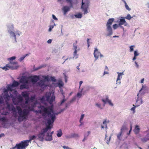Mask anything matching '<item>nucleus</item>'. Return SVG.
Segmentation results:
<instances>
[{"mask_svg":"<svg viewBox=\"0 0 149 149\" xmlns=\"http://www.w3.org/2000/svg\"><path fill=\"white\" fill-rule=\"evenodd\" d=\"M22 95L25 99V103L28 104L30 102L29 99V94L26 91L23 92L22 93Z\"/></svg>","mask_w":149,"mask_h":149,"instance_id":"nucleus-12","label":"nucleus"},{"mask_svg":"<svg viewBox=\"0 0 149 149\" xmlns=\"http://www.w3.org/2000/svg\"><path fill=\"white\" fill-rule=\"evenodd\" d=\"M65 137L67 139L72 138L71 134V135H66L65 136Z\"/></svg>","mask_w":149,"mask_h":149,"instance_id":"nucleus-61","label":"nucleus"},{"mask_svg":"<svg viewBox=\"0 0 149 149\" xmlns=\"http://www.w3.org/2000/svg\"><path fill=\"white\" fill-rule=\"evenodd\" d=\"M45 66V65H41L40 66H39L38 67L36 68H34V71H36V70H37L40 69L44 67Z\"/></svg>","mask_w":149,"mask_h":149,"instance_id":"nucleus-40","label":"nucleus"},{"mask_svg":"<svg viewBox=\"0 0 149 149\" xmlns=\"http://www.w3.org/2000/svg\"><path fill=\"white\" fill-rule=\"evenodd\" d=\"M6 26L7 31L9 34L10 38L12 40V42L14 43H16V35L19 36L22 34L21 32L17 30L15 31L14 25L12 23L7 24H6Z\"/></svg>","mask_w":149,"mask_h":149,"instance_id":"nucleus-1","label":"nucleus"},{"mask_svg":"<svg viewBox=\"0 0 149 149\" xmlns=\"http://www.w3.org/2000/svg\"><path fill=\"white\" fill-rule=\"evenodd\" d=\"M36 136L33 135L29 136V138H30L32 140L35 139L37 138Z\"/></svg>","mask_w":149,"mask_h":149,"instance_id":"nucleus-48","label":"nucleus"},{"mask_svg":"<svg viewBox=\"0 0 149 149\" xmlns=\"http://www.w3.org/2000/svg\"><path fill=\"white\" fill-rule=\"evenodd\" d=\"M106 30L108 33L106 36H110L113 34V31L111 27H106Z\"/></svg>","mask_w":149,"mask_h":149,"instance_id":"nucleus-18","label":"nucleus"},{"mask_svg":"<svg viewBox=\"0 0 149 149\" xmlns=\"http://www.w3.org/2000/svg\"><path fill=\"white\" fill-rule=\"evenodd\" d=\"M31 141L32 140L29 138V140L22 141L20 143L16 144L14 147L11 149H25L29 145V143H31Z\"/></svg>","mask_w":149,"mask_h":149,"instance_id":"nucleus-5","label":"nucleus"},{"mask_svg":"<svg viewBox=\"0 0 149 149\" xmlns=\"http://www.w3.org/2000/svg\"><path fill=\"white\" fill-rule=\"evenodd\" d=\"M19 81L22 84L20 86L21 89H28L29 88V83L28 78L26 76H22L20 79Z\"/></svg>","mask_w":149,"mask_h":149,"instance_id":"nucleus-6","label":"nucleus"},{"mask_svg":"<svg viewBox=\"0 0 149 149\" xmlns=\"http://www.w3.org/2000/svg\"><path fill=\"white\" fill-rule=\"evenodd\" d=\"M56 26V24H54L50 25L49 26V27L48 30L49 32H51L52 31V29L54 28V26Z\"/></svg>","mask_w":149,"mask_h":149,"instance_id":"nucleus-45","label":"nucleus"},{"mask_svg":"<svg viewBox=\"0 0 149 149\" xmlns=\"http://www.w3.org/2000/svg\"><path fill=\"white\" fill-rule=\"evenodd\" d=\"M50 79L52 81L55 82L56 81V79H55L54 77L51 76L50 77Z\"/></svg>","mask_w":149,"mask_h":149,"instance_id":"nucleus-49","label":"nucleus"},{"mask_svg":"<svg viewBox=\"0 0 149 149\" xmlns=\"http://www.w3.org/2000/svg\"><path fill=\"white\" fill-rule=\"evenodd\" d=\"M3 97L4 99L8 100H9L10 98V96L9 95L8 93L4 94V95L3 96Z\"/></svg>","mask_w":149,"mask_h":149,"instance_id":"nucleus-33","label":"nucleus"},{"mask_svg":"<svg viewBox=\"0 0 149 149\" xmlns=\"http://www.w3.org/2000/svg\"><path fill=\"white\" fill-rule=\"evenodd\" d=\"M67 3H70V6H65L62 8V10L63 11V14L65 15L67 13L70 11V8H72L73 4L76 3L77 0H66Z\"/></svg>","mask_w":149,"mask_h":149,"instance_id":"nucleus-7","label":"nucleus"},{"mask_svg":"<svg viewBox=\"0 0 149 149\" xmlns=\"http://www.w3.org/2000/svg\"><path fill=\"white\" fill-rule=\"evenodd\" d=\"M12 100L13 102V103H14V104H15V105H16V104L15 103V100H16V97H13V98H12Z\"/></svg>","mask_w":149,"mask_h":149,"instance_id":"nucleus-58","label":"nucleus"},{"mask_svg":"<svg viewBox=\"0 0 149 149\" xmlns=\"http://www.w3.org/2000/svg\"><path fill=\"white\" fill-rule=\"evenodd\" d=\"M13 94L17 96L18 94V93L16 90H14L13 92Z\"/></svg>","mask_w":149,"mask_h":149,"instance_id":"nucleus-57","label":"nucleus"},{"mask_svg":"<svg viewBox=\"0 0 149 149\" xmlns=\"http://www.w3.org/2000/svg\"><path fill=\"white\" fill-rule=\"evenodd\" d=\"M90 133V131H88L87 133L84 134V137L82 140V142H84L87 139L88 136H89Z\"/></svg>","mask_w":149,"mask_h":149,"instance_id":"nucleus-29","label":"nucleus"},{"mask_svg":"<svg viewBox=\"0 0 149 149\" xmlns=\"http://www.w3.org/2000/svg\"><path fill=\"white\" fill-rule=\"evenodd\" d=\"M24 58L25 57H24V56L21 57L19 59V61L21 62L24 59Z\"/></svg>","mask_w":149,"mask_h":149,"instance_id":"nucleus-63","label":"nucleus"},{"mask_svg":"<svg viewBox=\"0 0 149 149\" xmlns=\"http://www.w3.org/2000/svg\"><path fill=\"white\" fill-rule=\"evenodd\" d=\"M114 20V19L113 18H109L106 24V27H111V25Z\"/></svg>","mask_w":149,"mask_h":149,"instance_id":"nucleus-20","label":"nucleus"},{"mask_svg":"<svg viewBox=\"0 0 149 149\" xmlns=\"http://www.w3.org/2000/svg\"><path fill=\"white\" fill-rule=\"evenodd\" d=\"M39 100L42 103H45L47 101V96L46 93L45 95L42 96V97L39 98Z\"/></svg>","mask_w":149,"mask_h":149,"instance_id":"nucleus-24","label":"nucleus"},{"mask_svg":"<svg viewBox=\"0 0 149 149\" xmlns=\"http://www.w3.org/2000/svg\"><path fill=\"white\" fill-rule=\"evenodd\" d=\"M37 85L38 86H39L41 88L44 87H46V85L45 84L44 81L43 80H40L37 83Z\"/></svg>","mask_w":149,"mask_h":149,"instance_id":"nucleus-19","label":"nucleus"},{"mask_svg":"<svg viewBox=\"0 0 149 149\" xmlns=\"http://www.w3.org/2000/svg\"><path fill=\"white\" fill-rule=\"evenodd\" d=\"M73 49L74 50V51L73 53V55L74 56L72 58H75V59H76L78 57V56L77 54V51H79V48L77 49V47L76 45V44H75V43H73Z\"/></svg>","mask_w":149,"mask_h":149,"instance_id":"nucleus-13","label":"nucleus"},{"mask_svg":"<svg viewBox=\"0 0 149 149\" xmlns=\"http://www.w3.org/2000/svg\"><path fill=\"white\" fill-rule=\"evenodd\" d=\"M123 133L121 132H120L117 135V137L118 139L119 140H121V136L122 135Z\"/></svg>","mask_w":149,"mask_h":149,"instance_id":"nucleus-46","label":"nucleus"},{"mask_svg":"<svg viewBox=\"0 0 149 149\" xmlns=\"http://www.w3.org/2000/svg\"><path fill=\"white\" fill-rule=\"evenodd\" d=\"M82 16V15L81 13H79L75 14V17L77 18H81Z\"/></svg>","mask_w":149,"mask_h":149,"instance_id":"nucleus-35","label":"nucleus"},{"mask_svg":"<svg viewBox=\"0 0 149 149\" xmlns=\"http://www.w3.org/2000/svg\"><path fill=\"white\" fill-rule=\"evenodd\" d=\"M125 22L126 21L125 18L120 19L118 26H120L124 24Z\"/></svg>","mask_w":149,"mask_h":149,"instance_id":"nucleus-28","label":"nucleus"},{"mask_svg":"<svg viewBox=\"0 0 149 149\" xmlns=\"http://www.w3.org/2000/svg\"><path fill=\"white\" fill-rule=\"evenodd\" d=\"M29 99L30 102H33L36 100H37L36 98L35 95H32L30 97H29Z\"/></svg>","mask_w":149,"mask_h":149,"instance_id":"nucleus-30","label":"nucleus"},{"mask_svg":"<svg viewBox=\"0 0 149 149\" xmlns=\"http://www.w3.org/2000/svg\"><path fill=\"white\" fill-rule=\"evenodd\" d=\"M14 87H17L18 86L19 84V82L17 81L14 80L12 84Z\"/></svg>","mask_w":149,"mask_h":149,"instance_id":"nucleus-31","label":"nucleus"},{"mask_svg":"<svg viewBox=\"0 0 149 149\" xmlns=\"http://www.w3.org/2000/svg\"><path fill=\"white\" fill-rule=\"evenodd\" d=\"M139 103V104H137L135 105L134 104H133V105L134 106V107H132L131 109V110L132 111H133V112L134 113L135 112V109L136 107H138L140 106V104H142V100L141 99L139 100L138 99L136 100V103Z\"/></svg>","mask_w":149,"mask_h":149,"instance_id":"nucleus-16","label":"nucleus"},{"mask_svg":"<svg viewBox=\"0 0 149 149\" xmlns=\"http://www.w3.org/2000/svg\"><path fill=\"white\" fill-rule=\"evenodd\" d=\"M47 124L48 125L47 126V125H46V126L45 127L43 128L42 129V130L43 131H45V133H47L48 131L49 130H50L51 129L52 127V125L53 124H52L50 125H49L47 123Z\"/></svg>","mask_w":149,"mask_h":149,"instance_id":"nucleus-21","label":"nucleus"},{"mask_svg":"<svg viewBox=\"0 0 149 149\" xmlns=\"http://www.w3.org/2000/svg\"><path fill=\"white\" fill-rule=\"evenodd\" d=\"M49 111H48L46 114L48 117L47 119V123L49 125L53 124L55 120L56 116L54 114V112L53 108L52 107H49Z\"/></svg>","mask_w":149,"mask_h":149,"instance_id":"nucleus-4","label":"nucleus"},{"mask_svg":"<svg viewBox=\"0 0 149 149\" xmlns=\"http://www.w3.org/2000/svg\"><path fill=\"white\" fill-rule=\"evenodd\" d=\"M71 136L72 138H78L79 137V134L76 133H72Z\"/></svg>","mask_w":149,"mask_h":149,"instance_id":"nucleus-39","label":"nucleus"},{"mask_svg":"<svg viewBox=\"0 0 149 149\" xmlns=\"http://www.w3.org/2000/svg\"><path fill=\"white\" fill-rule=\"evenodd\" d=\"M30 112V111L28 109L24 110L23 111L21 110H18V113L19 115L18 116L17 120L19 122H20L24 120H27Z\"/></svg>","mask_w":149,"mask_h":149,"instance_id":"nucleus-3","label":"nucleus"},{"mask_svg":"<svg viewBox=\"0 0 149 149\" xmlns=\"http://www.w3.org/2000/svg\"><path fill=\"white\" fill-rule=\"evenodd\" d=\"M95 106L96 107L100 108V109H102L103 108L102 107L101 104L97 103L95 104Z\"/></svg>","mask_w":149,"mask_h":149,"instance_id":"nucleus-38","label":"nucleus"},{"mask_svg":"<svg viewBox=\"0 0 149 149\" xmlns=\"http://www.w3.org/2000/svg\"><path fill=\"white\" fill-rule=\"evenodd\" d=\"M124 4L125 8L128 11H130L131 10V9L127 5V3H124Z\"/></svg>","mask_w":149,"mask_h":149,"instance_id":"nucleus-47","label":"nucleus"},{"mask_svg":"<svg viewBox=\"0 0 149 149\" xmlns=\"http://www.w3.org/2000/svg\"><path fill=\"white\" fill-rule=\"evenodd\" d=\"M34 112L36 113H41L42 112L41 110H35Z\"/></svg>","mask_w":149,"mask_h":149,"instance_id":"nucleus-59","label":"nucleus"},{"mask_svg":"<svg viewBox=\"0 0 149 149\" xmlns=\"http://www.w3.org/2000/svg\"><path fill=\"white\" fill-rule=\"evenodd\" d=\"M33 103L31 105L32 107H35L37 104H38L39 103L37 100H36L33 102Z\"/></svg>","mask_w":149,"mask_h":149,"instance_id":"nucleus-41","label":"nucleus"},{"mask_svg":"<svg viewBox=\"0 0 149 149\" xmlns=\"http://www.w3.org/2000/svg\"><path fill=\"white\" fill-rule=\"evenodd\" d=\"M117 73L118 74V77L117 78V81H120L121 79L122 78V76L124 74L123 72H117Z\"/></svg>","mask_w":149,"mask_h":149,"instance_id":"nucleus-27","label":"nucleus"},{"mask_svg":"<svg viewBox=\"0 0 149 149\" xmlns=\"http://www.w3.org/2000/svg\"><path fill=\"white\" fill-rule=\"evenodd\" d=\"M76 99V96H75L73 97L69 101L71 103H72L73 101H74Z\"/></svg>","mask_w":149,"mask_h":149,"instance_id":"nucleus-52","label":"nucleus"},{"mask_svg":"<svg viewBox=\"0 0 149 149\" xmlns=\"http://www.w3.org/2000/svg\"><path fill=\"white\" fill-rule=\"evenodd\" d=\"M90 4V0H82L81 8L84 11V14H86L88 13V9Z\"/></svg>","mask_w":149,"mask_h":149,"instance_id":"nucleus-8","label":"nucleus"},{"mask_svg":"<svg viewBox=\"0 0 149 149\" xmlns=\"http://www.w3.org/2000/svg\"><path fill=\"white\" fill-rule=\"evenodd\" d=\"M14 88L12 84H9L8 85L7 88L8 91H11Z\"/></svg>","mask_w":149,"mask_h":149,"instance_id":"nucleus-37","label":"nucleus"},{"mask_svg":"<svg viewBox=\"0 0 149 149\" xmlns=\"http://www.w3.org/2000/svg\"><path fill=\"white\" fill-rule=\"evenodd\" d=\"M45 131H43L42 129L40 132L37 135L38 137L37 139L40 141H42L44 139V137L45 134Z\"/></svg>","mask_w":149,"mask_h":149,"instance_id":"nucleus-11","label":"nucleus"},{"mask_svg":"<svg viewBox=\"0 0 149 149\" xmlns=\"http://www.w3.org/2000/svg\"><path fill=\"white\" fill-rule=\"evenodd\" d=\"M52 17L53 19H54V20H58L57 18L56 17V16L54 15L53 14L52 15Z\"/></svg>","mask_w":149,"mask_h":149,"instance_id":"nucleus-60","label":"nucleus"},{"mask_svg":"<svg viewBox=\"0 0 149 149\" xmlns=\"http://www.w3.org/2000/svg\"><path fill=\"white\" fill-rule=\"evenodd\" d=\"M100 53V52L98 50L97 48L95 47L93 52L94 56L95 58V61L97 60L98 58Z\"/></svg>","mask_w":149,"mask_h":149,"instance_id":"nucleus-17","label":"nucleus"},{"mask_svg":"<svg viewBox=\"0 0 149 149\" xmlns=\"http://www.w3.org/2000/svg\"><path fill=\"white\" fill-rule=\"evenodd\" d=\"M82 95L81 93H77V96L79 98H80Z\"/></svg>","mask_w":149,"mask_h":149,"instance_id":"nucleus-62","label":"nucleus"},{"mask_svg":"<svg viewBox=\"0 0 149 149\" xmlns=\"http://www.w3.org/2000/svg\"><path fill=\"white\" fill-rule=\"evenodd\" d=\"M34 107H32L31 106V107H28V109L29 111L30 112L31 111L34 112L35 111V110L34 109Z\"/></svg>","mask_w":149,"mask_h":149,"instance_id":"nucleus-44","label":"nucleus"},{"mask_svg":"<svg viewBox=\"0 0 149 149\" xmlns=\"http://www.w3.org/2000/svg\"><path fill=\"white\" fill-rule=\"evenodd\" d=\"M57 136L58 137H61L63 134L61 129H59V130L57 131Z\"/></svg>","mask_w":149,"mask_h":149,"instance_id":"nucleus-32","label":"nucleus"},{"mask_svg":"<svg viewBox=\"0 0 149 149\" xmlns=\"http://www.w3.org/2000/svg\"><path fill=\"white\" fill-rule=\"evenodd\" d=\"M149 140V133L143 138L141 139V141L143 142H146Z\"/></svg>","mask_w":149,"mask_h":149,"instance_id":"nucleus-25","label":"nucleus"},{"mask_svg":"<svg viewBox=\"0 0 149 149\" xmlns=\"http://www.w3.org/2000/svg\"><path fill=\"white\" fill-rule=\"evenodd\" d=\"M103 124L104 125V127L105 128H107V121L106 120H104V121L103 122Z\"/></svg>","mask_w":149,"mask_h":149,"instance_id":"nucleus-51","label":"nucleus"},{"mask_svg":"<svg viewBox=\"0 0 149 149\" xmlns=\"http://www.w3.org/2000/svg\"><path fill=\"white\" fill-rule=\"evenodd\" d=\"M118 27V25L117 24H115L113 25V27L114 29H116Z\"/></svg>","mask_w":149,"mask_h":149,"instance_id":"nucleus-55","label":"nucleus"},{"mask_svg":"<svg viewBox=\"0 0 149 149\" xmlns=\"http://www.w3.org/2000/svg\"><path fill=\"white\" fill-rule=\"evenodd\" d=\"M66 101V99H63L61 100L60 102H59L58 103V105L59 106H61Z\"/></svg>","mask_w":149,"mask_h":149,"instance_id":"nucleus-36","label":"nucleus"},{"mask_svg":"<svg viewBox=\"0 0 149 149\" xmlns=\"http://www.w3.org/2000/svg\"><path fill=\"white\" fill-rule=\"evenodd\" d=\"M134 45H131L130 46V51L131 52L133 51L134 50Z\"/></svg>","mask_w":149,"mask_h":149,"instance_id":"nucleus-53","label":"nucleus"},{"mask_svg":"<svg viewBox=\"0 0 149 149\" xmlns=\"http://www.w3.org/2000/svg\"><path fill=\"white\" fill-rule=\"evenodd\" d=\"M139 53H138L137 51L136 50L134 52V56H137L139 55Z\"/></svg>","mask_w":149,"mask_h":149,"instance_id":"nucleus-54","label":"nucleus"},{"mask_svg":"<svg viewBox=\"0 0 149 149\" xmlns=\"http://www.w3.org/2000/svg\"><path fill=\"white\" fill-rule=\"evenodd\" d=\"M38 107L39 109H43L45 110H47V109L43 106L42 105H40L38 106Z\"/></svg>","mask_w":149,"mask_h":149,"instance_id":"nucleus-56","label":"nucleus"},{"mask_svg":"<svg viewBox=\"0 0 149 149\" xmlns=\"http://www.w3.org/2000/svg\"><path fill=\"white\" fill-rule=\"evenodd\" d=\"M53 138L51 135H49V132H47L46 137L45 138V140L47 141H51L52 140Z\"/></svg>","mask_w":149,"mask_h":149,"instance_id":"nucleus-22","label":"nucleus"},{"mask_svg":"<svg viewBox=\"0 0 149 149\" xmlns=\"http://www.w3.org/2000/svg\"><path fill=\"white\" fill-rule=\"evenodd\" d=\"M62 147L63 148L65 149H69L70 148L69 147L65 146H63Z\"/></svg>","mask_w":149,"mask_h":149,"instance_id":"nucleus-64","label":"nucleus"},{"mask_svg":"<svg viewBox=\"0 0 149 149\" xmlns=\"http://www.w3.org/2000/svg\"><path fill=\"white\" fill-rule=\"evenodd\" d=\"M105 99H102V101L103 102L104 104H106L107 102L109 105L111 106H113V104L112 103L111 101V100H110L109 99V97L108 96L106 95L105 96Z\"/></svg>","mask_w":149,"mask_h":149,"instance_id":"nucleus-15","label":"nucleus"},{"mask_svg":"<svg viewBox=\"0 0 149 149\" xmlns=\"http://www.w3.org/2000/svg\"><path fill=\"white\" fill-rule=\"evenodd\" d=\"M71 104V103L69 102H68L66 103L65 104V109H66L68 107L70 106Z\"/></svg>","mask_w":149,"mask_h":149,"instance_id":"nucleus-50","label":"nucleus"},{"mask_svg":"<svg viewBox=\"0 0 149 149\" xmlns=\"http://www.w3.org/2000/svg\"><path fill=\"white\" fill-rule=\"evenodd\" d=\"M132 17H131L129 14H128L127 15V16L124 17L125 19H127L128 20H130L132 19Z\"/></svg>","mask_w":149,"mask_h":149,"instance_id":"nucleus-42","label":"nucleus"},{"mask_svg":"<svg viewBox=\"0 0 149 149\" xmlns=\"http://www.w3.org/2000/svg\"><path fill=\"white\" fill-rule=\"evenodd\" d=\"M46 95L47 96V101L49 102L50 104H52L55 100V97L53 95L50 98L51 94L48 92L46 93Z\"/></svg>","mask_w":149,"mask_h":149,"instance_id":"nucleus-10","label":"nucleus"},{"mask_svg":"<svg viewBox=\"0 0 149 149\" xmlns=\"http://www.w3.org/2000/svg\"><path fill=\"white\" fill-rule=\"evenodd\" d=\"M16 58L15 56H13L8 58V60L10 61V63L6 65V66L2 68L4 70L6 71L9 69L15 70L17 69L19 67L17 65V62H12V61Z\"/></svg>","mask_w":149,"mask_h":149,"instance_id":"nucleus-2","label":"nucleus"},{"mask_svg":"<svg viewBox=\"0 0 149 149\" xmlns=\"http://www.w3.org/2000/svg\"><path fill=\"white\" fill-rule=\"evenodd\" d=\"M6 109L9 111H13V112H15L16 113L15 114V116L16 117L17 114L16 113V111L14 106L11 104H9L8 102L6 103Z\"/></svg>","mask_w":149,"mask_h":149,"instance_id":"nucleus-9","label":"nucleus"},{"mask_svg":"<svg viewBox=\"0 0 149 149\" xmlns=\"http://www.w3.org/2000/svg\"><path fill=\"white\" fill-rule=\"evenodd\" d=\"M133 131L134 133L136 134H138L139 133L140 131V128L139 126L138 125H136Z\"/></svg>","mask_w":149,"mask_h":149,"instance_id":"nucleus-23","label":"nucleus"},{"mask_svg":"<svg viewBox=\"0 0 149 149\" xmlns=\"http://www.w3.org/2000/svg\"><path fill=\"white\" fill-rule=\"evenodd\" d=\"M57 84L58 85V87L60 88H61L63 86L64 84L63 82L61 80H59L57 83Z\"/></svg>","mask_w":149,"mask_h":149,"instance_id":"nucleus-26","label":"nucleus"},{"mask_svg":"<svg viewBox=\"0 0 149 149\" xmlns=\"http://www.w3.org/2000/svg\"><path fill=\"white\" fill-rule=\"evenodd\" d=\"M127 130V128L126 126L123 125L120 130V132L122 133H123L125 131H126Z\"/></svg>","mask_w":149,"mask_h":149,"instance_id":"nucleus-34","label":"nucleus"},{"mask_svg":"<svg viewBox=\"0 0 149 149\" xmlns=\"http://www.w3.org/2000/svg\"><path fill=\"white\" fill-rule=\"evenodd\" d=\"M31 81L33 84H35L39 80L40 78L38 76L35 75L29 77Z\"/></svg>","mask_w":149,"mask_h":149,"instance_id":"nucleus-14","label":"nucleus"},{"mask_svg":"<svg viewBox=\"0 0 149 149\" xmlns=\"http://www.w3.org/2000/svg\"><path fill=\"white\" fill-rule=\"evenodd\" d=\"M9 112L6 111H3L1 113V114L3 115H7L9 114Z\"/></svg>","mask_w":149,"mask_h":149,"instance_id":"nucleus-43","label":"nucleus"}]
</instances>
